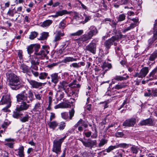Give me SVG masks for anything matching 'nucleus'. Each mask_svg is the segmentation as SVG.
Listing matches in <instances>:
<instances>
[{
	"instance_id": "obj_6",
	"label": "nucleus",
	"mask_w": 157,
	"mask_h": 157,
	"mask_svg": "<svg viewBox=\"0 0 157 157\" xmlns=\"http://www.w3.org/2000/svg\"><path fill=\"white\" fill-rule=\"evenodd\" d=\"M27 102L23 101L21 102V105L17 107L16 109L13 112L14 115L15 116L17 117L18 116L22 115V111L26 110H27L30 106V105L27 104Z\"/></svg>"
},
{
	"instance_id": "obj_31",
	"label": "nucleus",
	"mask_w": 157,
	"mask_h": 157,
	"mask_svg": "<svg viewBox=\"0 0 157 157\" xmlns=\"http://www.w3.org/2000/svg\"><path fill=\"white\" fill-rule=\"evenodd\" d=\"M42 102H37L35 105L33 110L34 112H37L39 111V109H41V105H42Z\"/></svg>"
},
{
	"instance_id": "obj_32",
	"label": "nucleus",
	"mask_w": 157,
	"mask_h": 157,
	"mask_svg": "<svg viewBox=\"0 0 157 157\" xmlns=\"http://www.w3.org/2000/svg\"><path fill=\"white\" fill-rule=\"evenodd\" d=\"M77 59L74 58L73 57H65L63 60V62L66 63L69 62H72L77 61Z\"/></svg>"
},
{
	"instance_id": "obj_13",
	"label": "nucleus",
	"mask_w": 157,
	"mask_h": 157,
	"mask_svg": "<svg viewBox=\"0 0 157 157\" xmlns=\"http://www.w3.org/2000/svg\"><path fill=\"white\" fill-rule=\"evenodd\" d=\"M136 119L134 117L126 120L123 123V126L126 127H133L136 124Z\"/></svg>"
},
{
	"instance_id": "obj_30",
	"label": "nucleus",
	"mask_w": 157,
	"mask_h": 157,
	"mask_svg": "<svg viewBox=\"0 0 157 157\" xmlns=\"http://www.w3.org/2000/svg\"><path fill=\"white\" fill-rule=\"evenodd\" d=\"M71 12V11L68 12L66 10H62L57 12L56 14L55 15L53 16L57 17L59 16H61L66 14H70Z\"/></svg>"
},
{
	"instance_id": "obj_35",
	"label": "nucleus",
	"mask_w": 157,
	"mask_h": 157,
	"mask_svg": "<svg viewBox=\"0 0 157 157\" xmlns=\"http://www.w3.org/2000/svg\"><path fill=\"white\" fill-rule=\"evenodd\" d=\"M52 23V20H45L43 23H41L40 25L43 27H47Z\"/></svg>"
},
{
	"instance_id": "obj_63",
	"label": "nucleus",
	"mask_w": 157,
	"mask_h": 157,
	"mask_svg": "<svg viewBox=\"0 0 157 157\" xmlns=\"http://www.w3.org/2000/svg\"><path fill=\"white\" fill-rule=\"evenodd\" d=\"M11 106V104L7 105L5 107H4L2 109V110L4 112H6L8 111V109L10 108Z\"/></svg>"
},
{
	"instance_id": "obj_15",
	"label": "nucleus",
	"mask_w": 157,
	"mask_h": 157,
	"mask_svg": "<svg viewBox=\"0 0 157 157\" xmlns=\"http://www.w3.org/2000/svg\"><path fill=\"white\" fill-rule=\"evenodd\" d=\"M12 101H11L9 95H6L3 96L0 101V105H3L6 104L7 105L11 104Z\"/></svg>"
},
{
	"instance_id": "obj_50",
	"label": "nucleus",
	"mask_w": 157,
	"mask_h": 157,
	"mask_svg": "<svg viewBox=\"0 0 157 157\" xmlns=\"http://www.w3.org/2000/svg\"><path fill=\"white\" fill-rule=\"evenodd\" d=\"M38 34V33L36 32H32L30 34L29 38L31 39H33L36 37Z\"/></svg>"
},
{
	"instance_id": "obj_33",
	"label": "nucleus",
	"mask_w": 157,
	"mask_h": 157,
	"mask_svg": "<svg viewBox=\"0 0 157 157\" xmlns=\"http://www.w3.org/2000/svg\"><path fill=\"white\" fill-rule=\"evenodd\" d=\"M128 78L129 76L128 75H127L125 77L121 76L116 75L114 77V79L118 81H121L123 80H126Z\"/></svg>"
},
{
	"instance_id": "obj_17",
	"label": "nucleus",
	"mask_w": 157,
	"mask_h": 157,
	"mask_svg": "<svg viewBox=\"0 0 157 157\" xmlns=\"http://www.w3.org/2000/svg\"><path fill=\"white\" fill-rule=\"evenodd\" d=\"M69 117L68 113L67 112H63L61 113L62 117L65 119L66 120L69 118L70 120H71L74 115L75 111L74 109H72L71 111L69 112Z\"/></svg>"
},
{
	"instance_id": "obj_47",
	"label": "nucleus",
	"mask_w": 157,
	"mask_h": 157,
	"mask_svg": "<svg viewBox=\"0 0 157 157\" xmlns=\"http://www.w3.org/2000/svg\"><path fill=\"white\" fill-rule=\"evenodd\" d=\"M139 148L135 146L132 147L131 148V152L133 154H136L138 152Z\"/></svg>"
},
{
	"instance_id": "obj_45",
	"label": "nucleus",
	"mask_w": 157,
	"mask_h": 157,
	"mask_svg": "<svg viewBox=\"0 0 157 157\" xmlns=\"http://www.w3.org/2000/svg\"><path fill=\"white\" fill-rule=\"evenodd\" d=\"M151 96L152 97H157V89L153 88L150 89Z\"/></svg>"
},
{
	"instance_id": "obj_53",
	"label": "nucleus",
	"mask_w": 157,
	"mask_h": 157,
	"mask_svg": "<svg viewBox=\"0 0 157 157\" xmlns=\"http://www.w3.org/2000/svg\"><path fill=\"white\" fill-rule=\"evenodd\" d=\"M10 124V122H9L8 121L6 120L2 124V128L5 129L7 128V126L9 125Z\"/></svg>"
},
{
	"instance_id": "obj_9",
	"label": "nucleus",
	"mask_w": 157,
	"mask_h": 157,
	"mask_svg": "<svg viewBox=\"0 0 157 157\" xmlns=\"http://www.w3.org/2000/svg\"><path fill=\"white\" fill-rule=\"evenodd\" d=\"M75 128H78V130L79 131L81 132L83 130V127L85 128H86L88 127V122L87 121L83 120L82 119H80L77 123L75 125Z\"/></svg>"
},
{
	"instance_id": "obj_51",
	"label": "nucleus",
	"mask_w": 157,
	"mask_h": 157,
	"mask_svg": "<svg viewBox=\"0 0 157 157\" xmlns=\"http://www.w3.org/2000/svg\"><path fill=\"white\" fill-rule=\"evenodd\" d=\"M66 126V124L64 122H61L59 125L58 128L60 130L64 129Z\"/></svg>"
},
{
	"instance_id": "obj_39",
	"label": "nucleus",
	"mask_w": 157,
	"mask_h": 157,
	"mask_svg": "<svg viewBox=\"0 0 157 157\" xmlns=\"http://www.w3.org/2000/svg\"><path fill=\"white\" fill-rule=\"evenodd\" d=\"M88 20H84L83 21H79V20H71V23L75 25H78L80 24H84L87 22Z\"/></svg>"
},
{
	"instance_id": "obj_20",
	"label": "nucleus",
	"mask_w": 157,
	"mask_h": 157,
	"mask_svg": "<svg viewBox=\"0 0 157 157\" xmlns=\"http://www.w3.org/2000/svg\"><path fill=\"white\" fill-rule=\"evenodd\" d=\"M91 38L87 33L82 35L80 38L76 39V41L78 43H81V42H86V43H88V40Z\"/></svg>"
},
{
	"instance_id": "obj_34",
	"label": "nucleus",
	"mask_w": 157,
	"mask_h": 157,
	"mask_svg": "<svg viewBox=\"0 0 157 157\" xmlns=\"http://www.w3.org/2000/svg\"><path fill=\"white\" fill-rule=\"evenodd\" d=\"M48 125L50 128L54 130L58 126V123L56 121H53L48 123Z\"/></svg>"
},
{
	"instance_id": "obj_5",
	"label": "nucleus",
	"mask_w": 157,
	"mask_h": 157,
	"mask_svg": "<svg viewBox=\"0 0 157 157\" xmlns=\"http://www.w3.org/2000/svg\"><path fill=\"white\" fill-rule=\"evenodd\" d=\"M123 36L121 34H119V36L115 35L112 36L111 38L106 40L104 43V46L105 48V49L108 52L111 46L113 44L116 45V43L115 42L118 40L119 39L121 38Z\"/></svg>"
},
{
	"instance_id": "obj_38",
	"label": "nucleus",
	"mask_w": 157,
	"mask_h": 157,
	"mask_svg": "<svg viewBox=\"0 0 157 157\" xmlns=\"http://www.w3.org/2000/svg\"><path fill=\"white\" fill-rule=\"evenodd\" d=\"M126 85H125L124 83H120L116 85L113 87V88L117 90L122 89V88H124L126 86Z\"/></svg>"
},
{
	"instance_id": "obj_37",
	"label": "nucleus",
	"mask_w": 157,
	"mask_h": 157,
	"mask_svg": "<svg viewBox=\"0 0 157 157\" xmlns=\"http://www.w3.org/2000/svg\"><path fill=\"white\" fill-rule=\"evenodd\" d=\"M49 36V33L48 32H43L41 33V36L39 39L42 40H46L47 39Z\"/></svg>"
},
{
	"instance_id": "obj_3",
	"label": "nucleus",
	"mask_w": 157,
	"mask_h": 157,
	"mask_svg": "<svg viewBox=\"0 0 157 157\" xmlns=\"http://www.w3.org/2000/svg\"><path fill=\"white\" fill-rule=\"evenodd\" d=\"M16 98L17 102H22L26 101L28 103H30L34 99V95L31 90L29 91L28 94L25 91H23L21 93L18 94Z\"/></svg>"
},
{
	"instance_id": "obj_23",
	"label": "nucleus",
	"mask_w": 157,
	"mask_h": 157,
	"mask_svg": "<svg viewBox=\"0 0 157 157\" xmlns=\"http://www.w3.org/2000/svg\"><path fill=\"white\" fill-rule=\"evenodd\" d=\"M157 58V49L154 51L152 54L148 57V62L155 63V60Z\"/></svg>"
},
{
	"instance_id": "obj_21",
	"label": "nucleus",
	"mask_w": 157,
	"mask_h": 157,
	"mask_svg": "<svg viewBox=\"0 0 157 157\" xmlns=\"http://www.w3.org/2000/svg\"><path fill=\"white\" fill-rule=\"evenodd\" d=\"M157 75V67H155L150 72L147 78H149L150 80L156 79Z\"/></svg>"
},
{
	"instance_id": "obj_44",
	"label": "nucleus",
	"mask_w": 157,
	"mask_h": 157,
	"mask_svg": "<svg viewBox=\"0 0 157 157\" xmlns=\"http://www.w3.org/2000/svg\"><path fill=\"white\" fill-rule=\"evenodd\" d=\"M27 51L28 54L30 55L34 52V48L33 44H31L28 46L27 48Z\"/></svg>"
},
{
	"instance_id": "obj_25",
	"label": "nucleus",
	"mask_w": 157,
	"mask_h": 157,
	"mask_svg": "<svg viewBox=\"0 0 157 157\" xmlns=\"http://www.w3.org/2000/svg\"><path fill=\"white\" fill-rule=\"evenodd\" d=\"M89 29L90 31L87 33V34L91 38L93 36L95 35L98 33V30L94 26H91Z\"/></svg>"
},
{
	"instance_id": "obj_55",
	"label": "nucleus",
	"mask_w": 157,
	"mask_h": 157,
	"mask_svg": "<svg viewBox=\"0 0 157 157\" xmlns=\"http://www.w3.org/2000/svg\"><path fill=\"white\" fill-rule=\"evenodd\" d=\"M103 68H105L106 69H108L109 70L112 68V66L111 63H107L104 65Z\"/></svg>"
},
{
	"instance_id": "obj_12",
	"label": "nucleus",
	"mask_w": 157,
	"mask_h": 157,
	"mask_svg": "<svg viewBox=\"0 0 157 157\" xmlns=\"http://www.w3.org/2000/svg\"><path fill=\"white\" fill-rule=\"evenodd\" d=\"M27 80L31 86V87L33 88L40 89L44 85L43 83L31 79H27Z\"/></svg>"
},
{
	"instance_id": "obj_22",
	"label": "nucleus",
	"mask_w": 157,
	"mask_h": 157,
	"mask_svg": "<svg viewBox=\"0 0 157 157\" xmlns=\"http://www.w3.org/2000/svg\"><path fill=\"white\" fill-rule=\"evenodd\" d=\"M78 90L77 89L75 90L73 88H67L65 92L67 94L68 96H72L73 95L76 96L77 93H78Z\"/></svg>"
},
{
	"instance_id": "obj_60",
	"label": "nucleus",
	"mask_w": 157,
	"mask_h": 157,
	"mask_svg": "<svg viewBox=\"0 0 157 157\" xmlns=\"http://www.w3.org/2000/svg\"><path fill=\"white\" fill-rule=\"evenodd\" d=\"M63 107V103H61L57 105H56L54 107L55 109H57L58 108H62Z\"/></svg>"
},
{
	"instance_id": "obj_59",
	"label": "nucleus",
	"mask_w": 157,
	"mask_h": 157,
	"mask_svg": "<svg viewBox=\"0 0 157 157\" xmlns=\"http://www.w3.org/2000/svg\"><path fill=\"white\" fill-rule=\"evenodd\" d=\"M147 92H146L144 94V96L149 97L151 96L150 89H147Z\"/></svg>"
},
{
	"instance_id": "obj_56",
	"label": "nucleus",
	"mask_w": 157,
	"mask_h": 157,
	"mask_svg": "<svg viewBox=\"0 0 157 157\" xmlns=\"http://www.w3.org/2000/svg\"><path fill=\"white\" fill-rule=\"evenodd\" d=\"M93 127H91V129L93 131H94V134H96V136H97V131L96 128V125L95 124H93Z\"/></svg>"
},
{
	"instance_id": "obj_49",
	"label": "nucleus",
	"mask_w": 157,
	"mask_h": 157,
	"mask_svg": "<svg viewBox=\"0 0 157 157\" xmlns=\"http://www.w3.org/2000/svg\"><path fill=\"white\" fill-rule=\"evenodd\" d=\"M107 143V140L104 139H101L100 142L98 144V146L100 147H101L104 145L105 144H106Z\"/></svg>"
},
{
	"instance_id": "obj_42",
	"label": "nucleus",
	"mask_w": 157,
	"mask_h": 157,
	"mask_svg": "<svg viewBox=\"0 0 157 157\" xmlns=\"http://www.w3.org/2000/svg\"><path fill=\"white\" fill-rule=\"evenodd\" d=\"M83 33V31L82 30H80L75 33H71L70 34V36H79L82 35Z\"/></svg>"
},
{
	"instance_id": "obj_57",
	"label": "nucleus",
	"mask_w": 157,
	"mask_h": 157,
	"mask_svg": "<svg viewBox=\"0 0 157 157\" xmlns=\"http://www.w3.org/2000/svg\"><path fill=\"white\" fill-rule=\"evenodd\" d=\"M83 134L86 137L89 138L90 137L91 135L92 132L90 131L85 132H84Z\"/></svg>"
},
{
	"instance_id": "obj_2",
	"label": "nucleus",
	"mask_w": 157,
	"mask_h": 157,
	"mask_svg": "<svg viewBox=\"0 0 157 157\" xmlns=\"http://www.w3.org/2000/svg\"><path fill=\"white\" fill-rule=\"evenodd\" d=\"M33 45L34 50H35L34 55L39 56V57L41 59H44L49 53V47L48 46L43 45L40 51L39 52L40 47V45L38 44H33Z\"/></svg>"
},
{
	"instance_id": "obj_41",
	"label": "nucleus",
	"mask_w": 157,
	"mask_h": 157,
	"mask_svg": "<svg viewBox=\"0 0 157 157\" xmlns=\"http://www.w3.org/2000/svg\"><path fill=\"white\" fill-rule=\"evenodd\" d=\"M20 69L22 70V71L24 73L27 72L29 69L28 67L25 64H21L20 66Z\"/></svg>"
},
{
	"instance_id": "obj_48",
	"label": "nucleus",
	"mask_w": 157,
	"mask_h": 157,
	"mask_svg": "<svg viewBox=\"0 0 157 157\" xmlns=\"http://www.w3.org/2000/svg\"><path fill=\"white\" fill-rule=\"evenodd\" d=\"M133 23H132L129 26L130 27L131 29H132L134 28L135 27L137 26L139 24V22H138V20H134Z\"/></svg>"
},
{
	"instance_id": "obj_36",
	"label": "nucleus",
	"mask_w": 157,
	"mask_h": 157,
	"mask_svg": "<svg viewBox=\"0 0 157 157\" xmlns=\"http://www.w3.org/2000/svg\"><path fill=\"white\" fill-rule=\"evenodd\" d=\"M63 91H60L57 90V93L56 95H59V97L57 98V100L60 101L64 97V93Z\"/></svg>"
},
{
	"instance_id": "obj_40",
	"label": "nucleus",
	"mask_w": 157,
	"mask_h": 157,
	"mask_svg": "<svg viewBox=\"0 0 157 157\" xmlns=\"http://www.w3.org/2000/svg\"><path fill=\"white\" fill-rule=\"evenodd\" d=\"M115 50L116 53L118 56H120L122 54V49L121 46H117L115 48Z\"/></svg>"
},
{
	"instance_id": "obj_11",
	"label": "nucleus",
	"mask_w": 157,
	"mask_h": 157,
	"mask_svg": "<svg viewBox=\"0 0 157 157\" xmlns=\"http://www.w3.org/2000/svg\"><path fill=\"white\" fill-rule=\"evenodd\" d=\"M122 20H118V21H116V20H105V21H109V24L111 26L112 28L113 29L110 31L109 32V33H112L113 35H117L119 36V35H117V30H116V25H117V23L119 21H122Z\"/></svg>"
},
{
	"instance_id": "obj_19",
	"label": "nucleus",
	"mask_w": 157,
	"mask_h": 157,
	"mask_svg": "<svg viewBox=\"0 0 157 157\" xmlns=\"http://www.w3.org/2000/svg\"><path fill=\"white\" fill-rule=\"evenodd\" d=\"M97 144L96 140H91L86 139L83 145L86 147L91 148L93 146L96 145Z\"/></svg>"
},
{
	"instance_id": "obj_4",
	"label": "nucleus",
	"mask_w": 157,
	"mask_h": 157,
	"mask_svg": "<svg viewBox=\"0 0 157 157\" xmlns=\"http://www.w3.org/2000/svg\"><path fill=\"white\" fill-rule=\"evenodd\" d=\"M68 135V134L66 133L64 136L63 138L59 140H55L53 141L52 151L56 153V155H51L49 157H58V155L61 152L62 144Z\"/></svg>"
},
{
	"instance_id": "obj_61",
	"label": "nucleus",
	"mask_w": 157,
	"mask_h": 157,
	"mask_svg": "<svg viewBox=\"0 0 157 157\" xmlns=\"http://www.w3.org/2000/svg\"><path fill=\"white\" fill-rule=\"evenodd\" d=\"M35 96L36 99L39 100H41V98L42 97V95L41 94H35Z\"/></svg>"
},
{
	"instance_id": "obj_52",
	"label": "nucleus",
	"mask_w": 157,
	"mask_h": 157,
	"mask_svg": "<svg viewBox=\"0 0 157 157\" xmlns=\"http://www.w3.org/2000/svg\"><path fill=\"white\" fill-rule=\"evenodd\" d=\"M66 25V22L65 20H62L59 23V28L63 29L65 27Z\"/></svg>"
},
{
	"instance_id": "obj_1",
	"label": "nucleus",
	"mask_w": 157,
	"mask_h": 157,
	"mask_svg": "<svg viewBox=\"0 0 157 157\" xmlns=\"http://www.w3.org/2000/svg\"><path fill=\"white\" fill-rule=\"evenodd\" d=\"M9 86L13 90H17L22 86L18 77L13 73H7L6 74Z\"/></svg>"
},
{
	"instance_id": "obj_58",
	"label": "nucleus",
	"mask_w": 157,
	"mask_h": 157,
	"mask_svg": "<svg viewBox=\"0 0 157 157\" xmlns=\"http://www.w3.org/2000/svg\"><path fill=\"white\" fill-rule=\"evenodd\" d=\"M23 52L22 50H19L17 53L18 56L20 59L21 60L23 59Z\"/></svg>"
},
{
	"instance_id": "obj_54",
	"label": "nucleus",
	"mask_w": 157,
	"mask_h": 157,
	"mask_svg": "<svg viewBox=\"0 0 157 157\" xmlns=\"http://www.w3.org/2000/svg\"><path fill=\"white\" fill-rule=\"evenodd\" d=\"M48 94L50 95L48 97V103H49V105H50L52 104V102L53 93L52 92L50 91L49 92Z\"/></svg>"
},
{
	"instance_id": "obj_62",
	"label": "nucleus",
	"mask_w": 157,
	"mask_h": 157,
	"mask_svg": "<svg viewBox=\"0 0 157 157\" xmlns=\"http://www.w3.org/2000/svg\"><path fill=\"white\" fill-rule=\"evenodd\" d=\"M127 99H126L125 100H124L122 104L121 105L120 107H118L117 108L118 110H120L126 104H127Z\"/></svg>"
},
{
	"instance_id": "obj_29",
	"label": "nucleus",
	"mask_w": 157,
	"mask_h": 157,
	"mask_svg": "<svg viewBox=\"0 0 157 157\" xmlns=\"http://www.w3.org/2000/svg\"><path fill=\"white\" fill-rule=\"evenodd\" d=\"M39 57V56H34L31 59V62L32 65H39L40 63V59H42Z\"/></svg>"
},
{
	"instance_id": "obj_14",
	"label": "nucleus",
	"mask_w": 157,
	"mask_h": 157,
	"mask_svg": "<svg viewBox=\"0 0 157 157\" xmlns=\"http://www.w3.org/2000/svg\"><path fill=\"white\" fill-rule=\"evenodd\" d=\"M68 83L66 81H63L60 82L59 84L58 85V88L57 90L60 91H64L65 92L67 90L68 86Z\"/></svg>"
},
{
	"instance_id": "obj_27",
	"label": "nucleus",
	"mask_w": 157,
	"mask_h": 157,
	"mask_svg": "<svg viewBox=\"0 0 157 157\" xmlns=\"http://www.w3.org/2000/svg\"><path fill=\"white\" fill-rule=\"evenodd\" d=\"M24 147L23 146H20L18 149L15 150V151L18 150L17 154L16 155L20 157H24Z\"/></svg>"
},
{
	"instance_id": "obj_16",
	"label": "nucleus",
	"mask_w": 157,
	"mask_h": 157,
	"mask_svg": "<svg viewBox=\"0 0 157 157\" xmlns=\"http://www.w3.org/2000/svg\"><path fill=\"white\" fill-rule=\"evenodd\" d=\"M12 116L15 118L19 119L20 121L23 123L28 121L30 118L28 114H25L24 115L23 113H22V115H21V116H18L16 117L15 116V115H14V113H13Z\"/></svg>"
},
{
	"instance_id": "obj_18",
	"label": "nucleus",
	"mask_w": 157,
	"mask_h": 157,
	"mask_svg": "<svg viewBox=\"0 0 157 157\" xmlns=\"http://www.w3.org/2000/svg\"><path fill=\"white\" fill-rule=\"evenodd\" d=\"M64 35L63 33H62L60 31H58L53 40V42L55 43V47H56L58 44V42L61 39V37L63 36Z\"/></svg>"
},
{
	"instance_id": "obj_64",
	"label": "nucleus",
	"mask_w": 157,
	"mask_h": 157,
	"mask_svg": "<svg viewBox=\"0 0 157 157\" xmlns=\"http://www.w3.org/2000/svg\"><path fill=\"white\" fill-rule=\"evenodd\" d=\"M70 67H73L74 68H78V63H71L70 65Z\"/></svg>"
},
{
	"instance_id": "obj_43",
	"label": "nucleus",
	"mask_w": 157,
	"mask_h": 157,
	"mask_svg": "<svg viewBox=\"0 0 157 157\" xmlns=\"http://www.w3.org/2000/svg\"><path fill=\"white\" fill-rule=\"evenodd\" d=\"M48 75V73L46 72H41L39 74V78L40 79H44L47 78Z\"/></svg>"
},
{
	"instance_id": "obj_46",
	"label": "nucleus",
	"mask_w": 157,
	"mask_h": 157,
	"mask_svg": "<svg viewBox=\"0 0 157 157\" xmlns=\"http://www.w3.org/2000/svg\"><path fill=\"white\" fill-rule=\"evenodd\" d=\"M117 148L116 145L114 146L111 145L109 146L107 149L105 150V151H106V152L109 153L114 149Z\"/></svg>"
},
{
	"instance_id": "obj_24",
	"label": "nucleus",
	"mask_w": 157,
	"mask_h": 157,
	"mask_svg": "<svg viewBox=\"0 0 157 157\" xmlns=\"http://www.w3.org/2000/svg\"><path fill=\"white\" fill-rule=\"evenodd\" d=\"M59 74L57 73H52L50 75L52 82L55 84H56L59 82L60 78L58 75Z\"/></svg>"
},
{
	"instance_id": "obj_10",
	"label": "nucleus",
	"mask_w": 157,
	"mask_h": 157,
	"mask_svg": "<svg viewBox=\"0 0 157 157\" xmlns=\"http://www.w3.org/2000/svg\"><path fill=\"white\" fill-rule=\"evenodd\" d=\"M155 121L152 118H149L140 121L139 124L140 126H154L155 125Z\"/></svg>"
},
{
	"instance_id": "obj_28",
	"label": "nucleus",
	"mask_w": 157,
	"mask_h": 157,
	"mask_svg": "<svg viewBox=\"0 0 157 157\" xmlns=\"http://www.w3.org/2000/svg\"><path fill=\"white\" fill-rule=\"evenodd\" d=\"M116 145L117 148H121L123 149H127L128 147H130L132 146V144H127L123 143L116 144Z\"/></svg>"
},
{
	"instance_id": "obj_7",
	"label": "nucleus",
	"mask_w": 157,
	"mask_h": 157,
	"mask_svg": "<svg viewBox=\"0 0 157 157\" xmlns=\"http://www.w3.org/2000/svg\"><path fill=\"white\" fill-rule=\"evenodd\" d=\"M98 41L97 39L93 40L91 43L86 47V51L93 54H95L96 50V43Z\"/></svg>"
},
{
	"instance_id": "obj_8",
	"label": "nucleus",
	"mask_w": 157,
	"mask_h": 157,
	"mask_svg": "<svg viewBox=\"0 0 157 157\" xmlns=\"http://www.w3.org/2000/svg\"><path fill=\"white\" fill-rule=\"evenodd\" d=\"M149 69L148 67H144L140 70L139 72H135L133 76L134 78L138 77L143 78L145 77L149 72Z\"/></svg>"
},
{
	"instance_id": "obj_26",
	"label": "nucleus",
	"mask_w": 157,
	"mask_h": 157,
	"mask_svg": "<svg viewBox=\"0 0 157 157\" xmlns=\"http://www.w3.org/2000/svg\"><path fill=\"white\" fill-rule=\"evenodd\" d=\"M154 29V31L152 38L149 39L148 41L149 45H151L157 39V29H156V27Z\"/></svg>"
}]
</instances>
